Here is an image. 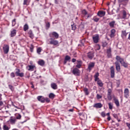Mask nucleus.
<instances>
[{"instance_id":"nucleus-1","label":"nucleus","mask_w":130,"mask_h":130,"mask_svg":"<svg viewBox=\"0 0 130 130\" xmlns=\"http://www.w3.org/2000/svg\"><path fill=\"white\" fill-rule=\"evenodd\" d=\"M116 59L117 61H119V62H120L121 66H122V67L124 68H126L128 67V63L124 61V59L120 57V56H116Z\"/></svg>"},{"instance_id":"nucleus-2","label":"nucleus","mask_w":130,"mask_h":130,"mask_svg":"<svg viewBox=\"0 0 130 130\" xmlns=\"http://www.w3.org/2000/svg\"><path fill=\"white\" fill-rule=\"evenodd\" d=\"M98 77H99V73L97 72L94 76V81L97 82V84L100 87H103V83L101 80L99 79Z\"/></svg>"},{"instance_id":"nucleus-3","label":"nucleus","mask_w":130,"mask_h":130,"mask_svg":"<svg viewBox=\"0 0 130 130\" xmlns=\"http://www.w3.org/2000/svg\"><path fill=\"white\" fill-rule=\"evenodd\" d=\"M49 42V44H51L52 45H54V46H58L59 45L58 44V41L55 40L54 38H51L48 40Z\"/></svg>"},{"instance_id":"nucleus-4","label":"nucleus","mask_w":130,"mask_h":130,"mask_svg":"<svg viewBox=\"0 0 130 130\" xmlns=\"http://www.w3.org/2000/svg\"><path fill=\"white\" fill-rule=\"evenodd\" d=\"M82 14L83 18H85V19H86V20L88 18H91V17H92V14L88 13V12L86 11V10L85 9H83L82 11Z\"/></svg>"},{"instance_id":"nucleus-5","label":"nucleus","mask_w":130,"mask_h":130,"mask_svg":"<svg viewBox=\"0 0 130 130\" xmlns=\"http://www.w3.org/2000/svg\"><path fill=\"white\" fill-rule=\"evenodd\" d=\"M15 71H16L15 72V75L16 77H20V78H23V77H24V73H20L21 72L20 69H16Z\"/></svg>"},{"instance_id":"nucleus-6","label":"nucleus","mask_w":130,"mask_h":130,"mask_svg":"<svg viewBox=\"0 0 130 130\" xmlns=\"http://www.w3.org/2000/svg\"><path fill=\"white\" fill-rule=\"evenodd\" d=\"M10 50V46L9 45L5 44L3 46L4 52L5 54H8L9 53V50Z\"/></svg>"},{"instance_id":"nucleus-7","label":"nucleus","mask_w":130,"mask_h":130,"mask_svg":"<svg viewBox=\"0 0 130 130\" xmlns=\"http://www.w3.org/2000/svg\"><path fill=\"white\" fill-rule=\"evenodd\" d=\"M72 73L75 76H80V74H81V71L78 68H74L72 71Z\"/></svg>"},{"instance_id":"nucleus-8","label":"nucleus","mask_w":130,"mask_h":130,"mask_svg":"<svg viewBox=\"0 0 130 130\" xmlns=\"http://www.w3.org/2000/svg\"><path fill=\"white\" fill-rule=\"evenodd\" d=\"M110 70L111 73V78H114L115 76L114 66H111L110 68Z\"/></svg>"},{"instance_id":"nucleus-9","label":"nucleus","mask_w":130,"mask_h":130,"mask_svg":"<svg viewBox=\"0 0 130 130\" xmlns=\"http://www.w3.org/2000/svg\"><path fill=\"white\" fill-rule=\"evenodd\" d=\"M94 67H95V62H89L88 66V70H89V72H91V71H92V69H94Z\"/></svg>"},{"instance_id":"nucleus-10","label":"nucleus","mask_w":130,"mask_h":130,"mask_svg":"<svg viewBox=\"0 0 130 130\" xmlns=\"http://www.w3.org/2000/svg\"><path fill=\"white\" fill-rule=\"evenodd\" d=\"M92 40L94 43H98L99 42V35H95L92 37Z\"/></svg>"},{"instance_id":"nucleus-11","label":"nucleus","mask_w":130,"mask_h":130,"mask_svg":"<svg viewBox=\"0 0 130 130\" xmlns=\"http://www.w3.org/2000/svg\"><path fill=\"white\" fill-rule=\"evenodd\" d=\"M36 68V67L35 66V65H28L27 67H26L27 70L30 72L34 71V69Z\"/></svg>"},{"instance_id":"nucleus-12","label":"nucleus","mask_w":130,"mask_h":130,"mask_svg":"<svg viewBox=\"0 0 130 130\" xmlns=\"http://www.w3.org/2000/svg\"><path fill=\"white\" fill-rule=\"evenodd\" d=\"M16 121L17 119L15 117L11 116L9 119V122L11 124H15Z\"/></svg>"},{"instance_id":"nucleus-13","label":"nucleus","mask_w":130,"mask_h":130,"mask_svg":"<svg viewBox=\"0 0 130 130\" xmlns=\"http://www.w3.org/2000/svg\"><path fill=\"white\" fill-rule=\"evenodd\" d=\"M113 99L117 107H119V101H118V99H117V98L115 96H113Z\"/></svg>"},{"instance_id":"nucleus-14","label":"nucleus","mask_w":130,"mask_h":130,"mask_svg":"<svg viewBox=\"0 0 130 130\" xmlns=\"http://www.w3.org/2000/svg\"><path fill=\"white\" fill-rule=\"evenodd\" d=\"M115 64L116 66V70L117 72H120V64L119 63V62L117 60L115 62Z\"/></svg>"},{"instance_id":"nucleus-15","label":"nucleus","mask_w":130,"mask_h":130,"mask_svg":"<svg viewBox=\"0 0 130 130\" xmlns=\"http://www.w3.org/2000/svg\"><path fill=\"white\" fill-rule=\"evenodd\" d=\"M37 99L38 101L40 102H41V103H44L45 102V98L43 97V96L39 95L37 97Z\"/></svg>"},{"instance_id":"nucleus-16","label":"nucleus","mask_w":130,"mask_h":130,"mask_svg":"<svg viewBox=\"0 0 130 130\" xmlns=\"http://www.w3.org/2000/svg\"><path fill=\"white\" fill-rule=\"evenodd\" d=\"M70 60H71V56L66 55L63 61V64H67V62H68V61H70Z\"/></svg>"},{"instance_id":"nucleus-17","label":"nucleus","mask_w":130,"mask_h":130,"mask_svg":"<svg viewBox=\"0 0 130 130\" xmlns=\"http://www.w3.org/2000/svg\"><path fill=\"white\" fill-rule=\"evenodd\" d=\"M124 93L125 98H127L129 96V90L127 88L124 89Z\"/></svg>"},{"instance_id":"nucleus-18","label":"nucleus","mask_w":130,"mask_h":130,"mask_svg":"<svg viewBox=\"0 0 130 130\" xmlns=\"http://www.w3.org/2000/svg\"><path fill=\"white\" fill-rule=\"evenodd\" d=\"M106 12L104 11H99L98 12V16H99V17H104V15H105Z\"/></svg>"},{"instance_id":"nucleus-19","label":"nucleus","mask_w":130,"mask_h":130,"mask_svg":"<svg viewBox=\"0 0 130 130\" xmlns=\"http://www.w3.org/2000/svg\"><path fill=\"white\" fill-rule=\"evenodd\" d=\"M87 57L89 58V59H92L94 57V53L92 52H89L87 53Z\"/></svg>"},{"instance_id":"nucleus-20","label":"nucleus","mask_w":130,"mask_h":130,"mask_svg":"<svg viewBox=\"0 0 130 130\" xmlns=\"http://www.w3.org/2000/svg\"><path fill=\"white\" fill-rule=\"evenodd\" d=\"M102 106H103V105L100 103L94 104L93 105L94 108H102Z\"/></svg>"},{"instance_id":"nucleus-21","label":"nucleus","mask_w":130,"mask_h":130,"mask_svg":"<svg viewBox=\"0 0 130 130\" xmlns=\"http://www.w3.org/2000/svg\"><path fill=\"white\" fill-rule=\"evenodd\" d=\"M27 34L29 35V37L33 39L34 38V34H33V31L31 30H28Z\"/></svg>"},{"instance_id":"nucleus-22","label":"nucleus","mask_w":130,"mask_h":130,"mask_svg":"<svg viewBox=\"0 0 130 130\" xmlns=\"http://www.w3.org/2000/svg\"><path fill=\"white\" fill-rule=\"evenodd\" d=\"M107 57L109 58H110L111 57V48H110L109 49H107Z\"/></svg>"},{"instance_id":"nucleus-23","label":"nucleus","mask_w":130,"mask_h":130,"mask_svg":"<svg viewBox=\"0 0 130 130\" xmlns=\"http://www.w3.org/2000/svg\"><path fill=\"white\" fill-rule=\"evenodd\" d=\"M38 64L41 66V67H43L45 64V61L43 60H40L38 62Z\"/></svg>"},{"instance_id":"nucleus-24","label":"nucleus","mask_w":130,"mask_h":130,"mask_svg":"<svg viewBox=\"0 0 130 130\" xmlns=\"http://www.w3.org/2000/svg\"><path fill=\"white\" fill-rule=\"evenodd\" d=\"M30 2H31V0H23V6H29L30 5Z\"/></svg>"},{"instance_id":"nucleus-25","label":"nucleus","mask_w":130,"mask_h":130,"mask_svg":"<svg viewBox=\"0 0 130 130\" xmlns=\"http://www.w3.org/2000/svg\"><path fill=\"white\" fill-rule=\"evenodd\" d=\"M16 34H17L16 29H13L11 32L10 36L11 37H14L16 36Z\"/></svg>"},{"instance_id":"nucleus-26","label":"nucleus","mask_w":130,"mask_h":130,"mask_svg":"<svg viewBox=\"0 0 130 130\" xmlns=\"http://www.w3.org/2000/svg\"><path fill=\"white\" fill-rule=\"evenodd\" d=\"M51 87L53 90H56L57 89V85H56V83H52L51 84Z\"/></svg>"},{"instance_id":"nucleus-27","label":"nucleus","mask_w":130,"mask_h":130,"mask_svg":"<svg viewBox=\"0 0 130 130\" xmlns=\"http://www.w3.org/2000/svg\"><path fill=\"white\" fill-rule=\"evenodd\" d=\"M52 36L55 37V39H57L59 36L58 35V34H57V32H56L55 31L52 32Z\"/></svg>"},{"instance_id":"nucleus-28","label":"nucleus","mask_w":130,"mask_h":130,"mask_svg":"<svg viewBox=\"0 0 130 130\" xmlns=\"http://www.w3.org/2000/svg\"><path fill=\"white\" fill-rule=\"evenodd\" d=\"M114 34H115V29H112L111 30L110 38H112V37H114Z\"/></svg>"},{"instance_id":"nucleus-29","label":"nucleus","mask_w":130,"mask_h":130,"mask_svg":"<svg viewBox=\"0 0 130 130\" xmlns=\"http://www.w3.org/2000/svg\"><path fill=\"white\" fill-rule=\"evenodd\" d=\"M109 25L111 28H114V25H115V21H113L112 22H109Z\"/></svg>"},{"instance_id":"nucleus-30","label":"nucleus","mask_w":130,"mask_h":130,"mask_svg":"<svg viewBox=\"0 0 130 130\" xmlns=\"http://www.w3.org/2000/svg\"><path fill=\"white\" fill-rule=\"evenodd\" d=\"M49 98L50 99H54V98H55V94H54L53 93H50L49 94Z\"/></svg>"},{"instance_id":"nucleus-31","label":"nucleus","mask_w":130,"mask_h":130,"mask_svg":"<svg viewBox=\"0 0 130 130\" xmlns=\"http://www.w3.org/2000/svg\"><path fill=\"white\" fill-rule=\"evenodd\" d=\"M126 35H127V33H126L125 30L122 31L121 37H126Z\"/></svg>"},{"instance_id":"nucleus-32","label":"nucleus","mask_w":130,"mask_h":130,"mask_svg":"<svg viewBox=\"0 0 130 130\" xmlns=\"http://www.w3.org/2000/svg\"><path fill=\"white\" fill-rule=\"evenodd\" d=\"M10 127L8 125L4 124L3 127V130H10Z\"/></svg>"},{"instance_id":"nucleus-33","label":"nucleus","mask_w":130,"mask_h":130,"mask_svg":"<svg viewBox=\"0 0 130 130\" xmlns=\"http://www.w3.org/2000/svg\"><path fill=\"white\" fill-rule=\"evenodd\" d=\"M29 29V26H28V24H25L23 26V30L24 31H26L27 30Z\"/></svg>"},{"instance_id":"nucleus-34","label":"nucleus","mask_w":130,"mask_h":130,"mask_svg":"<svg viewBox=\"0 0 130 130\" xmlns=\"http://www.w3.org/2000/svg\"><path fill=\"white\" fill-rule=\"evenodd\" d=\"M83 91H84V92L85 95H89V91H88V88H84L83 89Z\"/></svg>"},{"instance_id":"nucleus-35","label":"nucleus","mask_w":130,"mask_h":130,"mask_svg":"<svg viewBox=\"0 0 130 130\" xmlns=\"http://www.w3.org/2000/svg\"><path fill=\"white\" fill-rule=\"evenodd\" d=\"M49 28H50V23L49 22H46V30H48Z\"/></svg>"},{"instance_id":"nucleus-36","label":"nucleus","mask_w":130,"mask_h":130,"mask_svg":"<svg viewBox=\"0 0 130 130\" xmlns=\"http://www.w3.org/2000/svg\"><path fill=\"white\" fill-rule=\"evenodd\" d=\"M16 119H21L22 118V116L20 114H16Z\"/></svg>"},{"instance_id":"nucleus-37","label":"nucleus","mask_w":130,"mask_h":130,"mask_svg":"<svg viewBox=\"0 0 130 130\" xmlns=\"http://www.w3.org/2000/svg\"><path fill=\"white\" fill-rule=\"evenodd\" d=\"M107 99L109 101L112 100V95L110 94H107Z\"/></svg>"},{"instance_id":"nucleus-38","label":"nucleus","mask_w":130,"mask_h":130,"mask_svg":"<svg viewBox=\"0 0 130 130\" xmlns=\"http://www.w3.org/2000/svg\"><path fill=\"white\" fill-rule=\"evenodd\" d=\"M71 27H72V30H73V31H75V30L77 29V26H76V24H72Z\"/></svg>"},{"instance_id":"nucleus-39","label":"nucleus","mask_w":130,"mask_h":130,"mask_svg":"<svg viewBox=\"0 0 130 130\" xmlns=\"http://www.w3.org/2000/svg\"><path fill=\"white\" fill-rule=\"evenodd\" d=\"M125 18H126V12L125 10H123L122 19H125Z\"/></svg>"},{"instance_id":"nucleus-40","label":"nucleus","mask_w":130,"mask_h":130,"mask_svg":"<svg viewBox=\"0 0 130 130\" xmlns=\"http://www.w3.org/2000/svg\"><path fill=\"white\" fill-rule=\"evenodd\" d=\"M92 20L94 21V22H98L99 21V20H100V18H99L98 17L94 16Z\"/></svg>"},{"instance_id":"nucleus-41","label":"nucleus","mask_w":130,"mask_h":130,"mask_svg":"<svg viewBox=\"0 0 130 130\" xmlns=\"http://www.w3.org/2000/svg\"><path fill=\"white\" fill-rule=\"evenodd\" d=\"M128 1L129 0H118V3H125V4H127Z\"/></svg>"},{"instance_id":"nucleus-42","label":"nucleus","mask_w":130,"mask_h":130,"mask_svg":"<svg viewBox=\"0 0 130 130\" xmlns=\"http://www.w3.org/2000/svg\"><path fill=\"white\" fill-rule=\"evenodd\" d=\"M108 105H109V109H112V108H113V105H112L111 104V103H108Z\"/></svg>"},{"instance_id":"nucleus-43","label":"nucleus","mask_w":130,"mask_h":130,"mask_svg":"<svg viewBox=\"0 0 130 130\" xmlns=\"http://www.w3.org/2000/svg\"><path fill=\"white\" fill-rule=\"evenodd\" d=\"M108 45V43H107V42H104L103 43V44H102V46L103 47H106V46H107V45Z\"/></svg>"},{"instance_id":"nucleus-44","label":"nucleus","mask_w":130,"mask_h":130,"mask_svg":"<svg viewBox=\"0 0 130 130\" xmlns=\"http://www.w3.org/2000/svg\"><path fill=\"white\" fill-rule=\"evenodd\" d=\"M42 51V49H41V48H38L37 50V53H38V54H40V52H41Z\"/></svg>"},{"instance_id":"nucleus-45","label":"nucleus","mask_w":130,"mask_h":130,"mask_svg":"<svg viewBox=\"0 0 130 130\" xmlns=\"http://www.w3.org/2000/svg\"><path fill=\"white\" fill-rule=\"evenodd\" d=\"M8 87H9V89H10V90H11V91H14L15 88H14V86H13V85H9Z\"/></svg>"},{"instance_id":"nucleus-46","label":"nucleus","mask_w":130,"mask_h":130,"mask_svg":"<svg viewBox=\"0 0 130 130\" xmlns=\"http://www.w3.org/2000/svg\"><path fill=\"white\" fill-rule=\"evenodd\" d=\"M107 94H112V89H111V88H109V89H108Z\"/></svg>"},{"instance_id":"nucleus-47","label":"nucleus","mask_w":130,"mask_h":130,"mask_svg":"<svg viewBox=\"0 0 130 130\" xmlns=\"http://www.w3.org/2000/svg\"><path fill=\"white\" fill-rule=\"evenodd\" d=\"M12 27L15 26L16 25V19H14L12 20Z\"/></svg>"},{"instance_id":"nucleus-48","label":"nucleus","mask_w":130,"mask_h":130,"mask_svg":"<svg viewBox=\"0 0 130 130\" xmlns=\"http://www.w3.org/2000/svg\"><path fill=\"white\" fill-rule=\"evenodd\" d=\"M10 77L12 78H15L16 77V75H15L14 72H12L10 74Z\"/></svg>"},{"instance_id":"nucleus-49","label":"nucleus","mask_w":130,"mask_h":130,"mask_svg":"<svg viewBox=\"0 0 130 130\" xmlns=\"http://www.w3.org/2000/svg\"><path fill=\"white\" fill-rule=\"evenodd\" d=\"M82 67V64H77L76 66V67L77 68L76 69H81Z\"/></svg>"},{"instance_id":"nucleus-50","label":"nucleus","mask_w":130,"mask_h":130,"mask_svg":"<svg viewBox=\"0 0 130 130\" xmlns=\"http://www.w3.org/2000/svg\"><path fill=\"white\" fill-rule=\"evenodd\" d=\"M33 49H34V46H33V45H31L30 47V50L31 52H33Z\"/></svg>"},{"instance_id":"nucleus-51","label":"nucleus","mask_w":130,"mask_h":130,"mask_svg":"<svg viewBox=\"0 0 130 130\" xmlns=\"http://www.w3.org/2000/svg\"><path fill=\"white\" fill-rule=\"evenodd\" d=\"M113 116L114 117V118H116V119H118V115H117V114H113Z\"/></svg>"},{"instance_id":"nucleus-52","label":"nucleus","mask_w":130,"mask_h":130,"mask_svg":"<svg viewBox=\"0 0 130 130\" xmlns=\"http://www.w3.org/2000/svg\"><path fill=\"white\" fill-rule=\"evenodd\" d=\"M101 116L103 117H105L106 116V114H105V112H102L101 113Z\"/></svg>"},{"instance_id":"nucleus-53","label":"nucleus","mask_w":130,"mask_h":130,"mask_svg":"<svg viewBox=\"0 0 130 130\" xmlns=\"http://www.w3.org/2000/svg\"><path fill=\"white\" fill-rule=\"evenodd\" d=\"M96 98L97 99H101V98H102V95L98 94L96 95Z\"/></svg>"},{"instance_id":"nucleus-54","label":"nucleus","mask_w":130,"mask_h":130,"mask_svg":"<svg viewBox=\"0 0 130 130\" xmlns=\"http://www.w3.org/2000/svg\"><path fill=\"white\" fill-rule=\"evenodd\" d=\"M47 102V103H49L50 102V100L48 98L45 99V102Z\"/></svg>"},{"instance_id":"nucleus-55","label":"nucleus","mask_w":130,"mask_h":130,"mask_svg":"<svg viewBox=\"0 0 130 130\" xmlns=\"http://www.w3.org/2000/svg\"><path fill=\"white\" fill-rule=\"evenodd\" d=\"M77 62L79 64H83V62L82 61V60H77Z\"/></svg>"},{"instance_id":"nucleus-56","label":"nucleus","mask_w":130,"mask_h":130,"mask_svg":"<svg viewBox=\"0 0 130 130\" xmlns=\"http://www.w3.org/2000/svg\"><path fill=\"white\" fill-rule=\"evenodd\" d=\"M126 126L128 127L130 129V123H126Z\"/></svg>"},{"instance_id":"nucleus-57","label":"nucleus","mask_w":130,"mask_h":130,"mask_svg":"<svg viewBox=\"0 0 130 130\" xmlns=\"http://www.w3.org/2000/svg\"><path fill=\"white\" fill-rule=\"evenodd\" d=\"M107 119H108V121H110V120H111V117H110V116H109L107 118Z\"/></svg>"},{"instance_id":"nucleus-58","label":"nucleus","mask_w":130,"mask_h":130,"mask_svg":"<svg viewBox=\"0 0 130 130\" xmlns=\"http://www.w3.org/2000/svg\"><path fill=\"white\" fill-rule=\"evenodd\" d=\"M4 103L2 101H0V106H3Z\"/></svg>"},{"instance_id":"nucleus-59","label":"nucleus","mask_w":130,"mask_h":130,"mask_svg":"<svg viewBox=\"0 0 130 130\" xmlns=\"http://www.w3.org/2000/svg\"><path fill=\"white\" fill-rule=\"evenodd\" d=\"M77 61V60L75 58H73L72 59V62H76V61Z\"/></svg>"},{"instance_id":"nucleus-60","label":"nucleus","mask_w":130,"mask_h":130,"mask_svg":"<svg viewBox=\"0 0 130 130\" xmlns=\"http://www.w3.org/2000/svg\"><path fill=\"white\" fill-rule=\"evenodd\" d=\"M120 85V83L119 82H117V88H118V87H119Z\"/></svg>"},{"instance_id":"nucleus-61","label":"nucleus","mask_w":130,"mask_h":130,"mask_svg":"<svg viewBox=\"0 0 130 130\" xmlns=\"http://www.w3.org/2000/svg\"><path fill=\"white\" fill-rule=\"evenodd\" d=\"M55 4H58V0H55Z\"/></svg>"},{"instance_id":"nucleus-62","label":"nucleus","mask_w":130,"mask_h":130,"mask_svg":"<svg viewBox=\"0 0 130 130\" xmlns=\"http://www.w3.org/2000/svg\"><path fill=\"white\" fill-rule=\"evenodd\" d=\"M2 96H3V94L0 93V101L2 100V99H3V98H2Z\"/></svg>"},{"instance_id":"nucleus-63","label":"nucleus","mask_w":130,"mask_h":130,"mask_svg":"<svg viewBox=\"0 0 130 130\" xmlns=\"http://www.w3.org/2000/svg\"><path fill=\"white\" fill-rule=\"evenodd\" d=\"M69 111H70L71 112H73V111H74V109H70Z\"/></svg>"},{"instance_id":"nucleus-64","label":"nucleus","mask_w":130,"mask_h":130,"mask_svg":"<svg viewBox=\"0 0 130 130\" xmlns=\"http://www.w3.org/2000/svg\"><path fill=\"white\" fill-rule=\"evenodd\" d=\"M106 115H107L108 117V116H110V113H107Z\"/></svg>"}]
</instances>
